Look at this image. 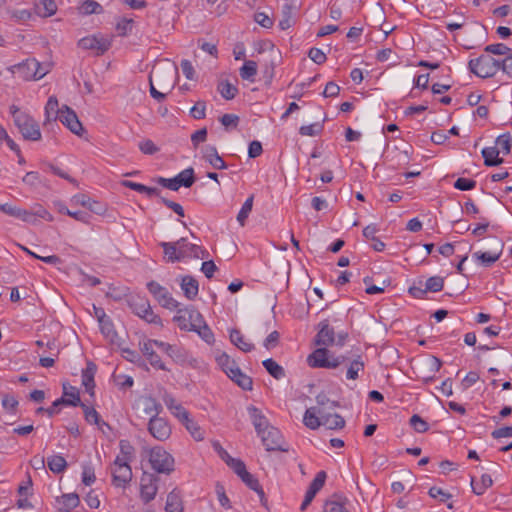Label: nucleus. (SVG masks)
I'll return each mask as SVG.
<instances>
[{
  "mask_svg": "<svg viewBox=\"0 0 512 512\" xmlns=\"http://www.w3.org/2000/svg\"><path fill=\"white\" fill-rule=\"evenodd\" d=\"M134 21L132 19L124 18L117 23L116 29L121 36H126L131 33Z\"/></svg>",
  "mask_w": 512,
  "mask_h": 512,
  "instance_id": "obj_64",
  "label": "nucleus"
},
{
  "mask_svg": "<svg viewBox=\"0 0 512 512\" xmlns=\"http://www.w3.org/2000/svg\"><path fill=\"white\" fill-rule=\"evenodd\" d=\"M140 403L143 406V411L146 415H160L163 411V406L152 396H144L140 399Z\"/></svg>",
  "mask_w": 512,
  "mask_h": 512,
  "instance_id": "obj_33",
  "label": "nucleus"
},
{
  "mask_svg": "<svg viewBox=\"0 0 512 512\" xmlns=\"http://www.w3.org/2000/svg\"><path fill=\"white\" fill-rule=\"evenodd\" d=\"M121 185L124 187L130 188L131 190L137 191L139 193H144L148 197H153V196L160 197V194H161V190L156 187H148L144 184L132 182L129 180H123L121 182Z\"/></svg>",
  "mask_w": 512,
  "mask_h": 512,
  "instance_id": "obj_32",
  "label": "nucleus"
},
{
  "mask_svg": "<svg viewBox=\"0 0 512 512\" xmlns=\"http://www.w3.org/2000/svg\"><path fill=\"white\" fill-rule=\"evenodd\" d=\"M203 316L192 305L184 309H178L177 315L173 317V321L177 323L181 330L193 331L195 327H199L203 323Z\"/></svg>",
  "mask_w": 512,
  "mask_h": 512,
  "instance_id": "obj_4",
  "label": "nucleus"
},
{
  "mask_svg": "<svg viewBox=\"0 0 512 512\" xmlns=\"http://www.w3.org/2000/svg\"><path fill=\"white\" fill-rule=\"evenodd\" d=\"M266 371L275 379L279 380L285 377V370L272 358H268L262 362Z\"/></svg>",
  "mask_w": 512,
  "mask_h": 512,
  "instance_id": "obj_39",
  "label": "nucleus"
},
{
  "mask_svg": "<svg viewBox=\"0 0 512 512\" xmlns=\"http://www.w3.org/2000/svg\"><path fill=\"white\" fill-rule=\"evenodd\" d=\"M228 377L243 390L250 391L253 388L252 378L243 373L239 367L235 368L234 372H232Z\"/></svg>",
  "mask_w": 512,
  "mask_h": 512,
  "instance_id": "obj_31",
  "label": "nucleus"
},
{
  "mask_svg": "<svg viewBox=\"0 0 512 512\" xmlns=\"http://www.w3.org/2000/svg\"><path fill=\"white\" fill-rule=\"evenodd\" d=\"M298 9L297 0H285L281 9L279 28L287 30L295 24L294 13Z\"/></svg>",
  "mask_w": 512,
  "mask_h": 512,
  "instance_id": "obj_17",
  "label": "nucleus"
},
{
  "mask_svg": "<svg viewBox=\"0 0 512 512\" xmlns=\"http://www.w3.org/2000/svg\"><path fill=\"white\" fill-rule=\"evenodd\" d=\"M240 77L244 80L254 81L257 74V63L252 60L245 61L239 70Z\"/></svg>",
  "mask_w": 512,
  "mask_h": 512,
  "instance_id": "obj_42",
  "label": "nucleus"
},
{
  "mask_svg": "<svg viewBox=\"0 0 512 512\" xmlns=\"http://www.w3.org/2000/svg\"><path fill=\"white\" fill-rule=\"evenodd\" d=\"M202 152L203 159L207 161L214 169L223 170L227 168L226 162L218 154L217 148L215 146H206L203 148Z\"/></svg>",
  "mask_w": 512,
  "mask_h": 512,
  "instance_id": "obj_21",
  "label": "nucleus"
},
{
  "mask_svg": "<svg viewBox=\"0 0 512 512\" xmlns=\"http://www.w3.org/2000/svg\"><path fill=\"white\" fill-rule=\"evenodd\" d=\"M152 468L163 474H170L174 471V458L162 447H155L150 452L149 458Z\"/></svg>",
  "mask_w": 512,
  "mask_h": 512,
  "instance_id": "obj_6",
  "label": "nucleus"
},
{
  "mask_svg": "<svg viewBox=\"0 0 512 512\" xmlns=\"http://www.w3.org/2000/svg\"><path fill=\"white\" fill-rule=\"evenodd\" d=\"M48 468L55 474L64 472L67 467L65 458L61 455H52L47 458Z\"/></svg>",
  "mask_w": 512,
  "mask_h": 512,
  "instance_id": "obj_41",
  "label": "nucleus"
},
{
  "mask_svg": "<svg viewBox=\"0 0 512 512\" xmlns=\"http://www.w3.org/2000/svg\"><path fill=\"white\" fill-rule=\"evenodd\" d=\"M329 350L325 347L317 348L307 358L312 368H327L329 366Z\"/></svg>",
  "mask_w": 512,
  "mask_h": 512,
  "instance_id": "obj_20",
  "label": "nucleus"
},
{
  "mask_svg": "<svg viewBox=\"0 0 512 512\" xmlns=\"http://www.w3.org/2000/svg\"><path fill=\"white\" fill-rule=\"evenodd\" d=\"M319 331L315 338L316 345L319 346H330L335 341V332L332 327L329 325V321L327 319L321 321L319 323Z\"/></svg>",
  "mask_w": 512,
  "mask_h": 512,
  "instance_id": "obj_18",
  "label": "nucleus"
},
{
  "mask_svg": "<svg viewBox=\"0 0 512 512\" xmlns=\"http://www.w3.org/2000/svg\"><path fill=\"white\" fill-rule=\"evenodd\" d=\"M349 366L346 372V378L348 380H357L359 378V372L364 371L365 364L361 355H355L349 358Z\"/></svg>",
  "mask_w": 512,
  "mask_h": 512,
  "instance_id": "obj_29",
  "label": "nucleus"
},
{
  "mask_svg": "<svg viewBox=\"0 0 512 512\" xmlns=\"http://www.w3.org/2000/svg\"><path fill=\"white\" fill-rule=\"evenodd\" d=\"M183 249L187 251L186 257L197 258V259H207L209 257V252L196 244L186 243L182 244Z\"/></svg>",
  "mask_w": 512,
  "mask_h": 512,
  "instance_id": "obj_40",
  "label": "nucleus"
},
{
  "mask_svg": "<svg viewBox=\"0 0 512 512\" xmlns=\"http://www.w3.org/2000/svg\"><path fill=\"white\" fill-rule=\"evenodd\" d=\"M97 370V366L93 362H88L86 368L82 371V385L85 387V391L91 396H94V376Z\"/></svg>",
  "mask_w": 512,
  "mask_h": 512,
  "instance_id": "obj_24",
  "label": "nucleus"
},
{
  "mask_svg": "<svg viewBox=\"0 0 512 512\" xmlns=\"http://www.w3.org/2000/svg\"><path fill=\"white\" fill-rule=\"evenodd\" d=\"M149 434L156 440L164 442L170 438L172 428L169 421L160 415H152L147 424Z\"/></svg>",
  "mask_w": 512,
  "mask_h": 512,
  "instance_id": "obj_7",
  "label": "nucleus"
},
{
  "mask_svg": "<svg viewBox=\"0 0 512 512\" xmlns=\"http://www.w3.org/2000/svg\"><path fill=\"white\" fill-rule=\"evenodd\" d=\"M185 241L186 238H180L176 242H161L159 244L164 250L167 262H179L187 256V251L182 247V244L184 245Z\"/></svg>",
  "mask_w": 512,
  "mask_h": 512,
  "instance_id": "obj_13",
  "label": "nucleus"
},
{
  "mask_svg": "<svg viewBox=\"0 0 512 512\" xmlns=\"http://www.w3.org/2000/svg\"><path fill=\"white\" fill-rule=\"evenodd\" d=\"M425 287L427 292H440L444 287V278L433 276L426 280Z\"/></svg>",
  "mask_w": 512,
  "mask_h": 512,
  "instance_id": "obj_53",
  "label": "nucleus"
},
{
  "mask_svg": "<svg viewBox=\"0 0 512 512\" xmlns=\"http://www.w3.org/2000/svg\"><path fill=\"white\" fill-rule=\"evenodd\" d=\"M59 121L66 126L72 133L80 136L84 131L77 114L67 105L60 108Z\"/></svg>",
  "mask_w": 512,
  "mask_h": 512,
  "instance_id": "obj_14",
  "label": "nucleus"
},
{
  "mask_svg": "<svg viewBox=\"0 0 512 512\" xmlns=\"http://www.w3.org/2000/svg\"><path fill=\"white\" fill-rule=\"evenodd\" d=\"M484 164L488 167L498 166L503 163V158L499 157L500 150L497 147H486L482 149Z\"/></svg>",
  "mask_w": 512,
  "mask_h": 512,
  "instance_id": "obj_36",
  "label": "nucleus"
},
{
  "mask_svg": "<svg viewBox=\"0 0 512 512\" xmlns=\"http://www.w3.org/2000/svg\"><path fill=\"white\" fill-rule=\"evenodd\" d=\"M160 76L159 69L153 68L149 75L150 94L158 102L163 101L166 98V94L158 91L153 85V78L158 79Z\"/></svg>",
  "mask_w": 512,
  "mask_h": 512,
  "instance_id": "obj_50",
  "label": "nucleus"
},
{
  "mask_svg": "<svg viewBox=\"0 0 512 512\" xmlns=\"http://www.w3.org/2000/svg\"><path fill=\"white\" fill-rule=\"evenodd\" d=\"M73 201H75L77 204H80L83 207L88 208L91 212L97 215H102L106 211V208L103 204H101L98 201L92 200L89 196L85 194L75 195L73 197Z\"/></svg>",
  "mask_w": 512,
  "mask_h": 512,
  "instance_id": "obj_22",
  "label": "nucleus"
},
{
  "mask_svg": "<svg viewBox=\"0 0 512 512\" xmlns=\"http://www.w3.org/2000/svg\"><path fill=\"white\" fill-rule=\"evenodd\" d=\"M190 116L194 119H204L206 116V102L197 101L196 104L190 109Z\"/></svg>",
  "mask_w": 512,
  "mask_h": 512,
  "instance_id": "obj_57",
  "label": "nucleus"
},
{
  "mask_svg": "<svg viewBox=\"0 0 512 512\" xmlns=\"http://www.w3.org/2000/svg\"><path fill=\"white\" fill-rule=\"evenodd\" d=\"M494 242L495 250L489 252L478 251L473 254V257L486 267L492 265L500 258L504 248V242L501 239L494 237Z\"/></svg>",
  "mask_w": 512,
  "mask_h": 512,
  "instance_id": "obj_15",
  "label": "nucleus"
},
{
  "mask_svg": "<svg viewBox=\"0 0 512 512\" xmlns=\"http://www.w3.org/2000/svg\"><path fill=\"white\" fill-rule=\"evenodd\" d=\"M511 135L510 133H504L497 137L496 144L500 147L504 154H509L511 151Z\"/></svg>",
  "mask_w": 512,
  "mask_h": 512,
  "instance_id": "obj_59",
  "label": "nucleus"
},
{
  "mask_svg": "<svg viewBox=\"0 0 512 512\" xmlns=\"http://www.w3.org/2000/svg\"><path fill=\"white\" fill-rule=\"evenodd\" d=\"M183 509V502L180 496V492L177 489L172 490L167 496L165 511L183 512Z\"/></svg>",
  "mask_w": 512,
  "mask_h": 512,
  "instance_id": "obj_35",
  "label": "nucleus"
},
{
  "mask_svg": "<svg viewBox=\"0 0 512 512\" xmlns=\"http://www.w3.org/2000/svg\"><path fill=\"white\" fill-rule=\"evenodd\" d=\"M218 91L221 94V96L226 100L234 99L236 94L238 93L237 87L228 81L221 82L218 85Z\"/></svg>",
  "mask_w": 512,
  "mask_h": 512,
  "instance_id": "obj_47",
  "label": "nucleus"
},
{
  "mask_svg": "<svg viewBox=\"0 0 512 512\" xmlns=\"http://www.w3.org/2000/svg\"><path fill=\"white\" fill-rule=\"evenodd\" d=\"M322 129V124L313 123L310 125L301 126L299 129V133L303 136H316L322 131Z\"/></svg>",
  "mask_w": 512,
  "mask_h": 512,
  "instance_id": "obj_60",
  "label": "nucleus"
},
{
  "mask_svg": "<svg viewBox=\"0 0 512 512\" xmlns=\"http://www.w3.org/2000/svg\"><path fill=\"white\" fill-rule=\"evenodd\" d=\"M79 10L84 15L100 14L103 12V7L94 0H85Z\"/></svg>",
  "mask_w": 512,
  "mask_h": 512,
  "instance_id": "obj_46",
  "label": "nucleus"
},
{
  "mask_svg": "<svg viewBox=\"0 0 512 512\" xmlns=\"http://www.w3.org/2000/svg\"><path fill=\"white\" fill-rule=\"evenodd\" d=\"M476 181L473 179L460 177L454 182V188L460 191H469L476 187Z\"/></svg>",
  "mask_w": 512,
  "mask_h": 512,
  "instance_id": "obj_58",
  "label": "nucleus"
},
{
  "mask_svg": "<svg viewBox=\"0 0 512 512\" xmlns=\"http://www.w3.org/2000/svg\"><path fill=\"white\" fill-rule=\"evenodd\" d=\"M9 111L13 117L15 126L25 140L39 141L41 139L39 125L29 114L20 111L19 107L16 105H11Z\"/></svg>",
  "mask_w": 512,
  "mask_h": 512,
  "instance_id": "obj_1",
  "label": "nucleus"
},
{
  "mask_svg": "<svg viewBox=\"0 0 512 512\" xmlns=\"http://www.w3.org/2000/svg\"><path fill=\"white\" fill-rule=\"evenodd\" d=\"M230 341L243 352H250L254 349V345L245 339L244 335L239 329H231Z\"/></svg>",
  "mask_w": 512,
  "mask_h": 512,
  "instance_id": "obj_30",
  "label": "nucleus"
},
{
  "mask_svg": "<svg viewBox=\"0 0 512 512\" xmlns=\"http://www.w3.org/2000/svg\"><path fill=\"white\" fill-rule=\"evenodd\" d=\"M253 200H254V196L253 195L248 197L246 199V201L244 202V204L242 205V207H241V209H240V211H239V213L237 215V221L239 222V224L241 226L245 225V222H246L249 214L252 211Z\"/></svg>",
  "mask_w": 512,
  "mask_h": 512,
  "instance_id": "obj_48",
  "label": "nucleus"
},
{
  "mask_svg": "<svg viewBox=\"0 0 512 512\" xmlns=\"http://www.w3.org/2000/svg\"><path fill=\"white\" fill-rule=\"evenodd\" d=\"M142 353L147 357L150 364L160 370H167L160 356L153 350L152 341H146L141 347Z\"/></svg>",
  "mask_w": 512,
  "mask_h": 512,
  "instance_id": "obj_27",
  "label": "nucleus"
},
{
  "mask_svg": "<svg viewBox=\"0 0 512 512\" xmlns=\"http://www.w3.org/2000/svg\"><path fill=\"white\" fill-rule=\"evenodd\" d=\"M215 492L217 494L218 501H219L220 505L222 507H224L225 509H230L231 508L230 500L226 495L224 486L220 483H217L215 486Z\"/></svg>",
  "mask_w": 512,
  "mask_h": 512,
  "instance_id": "obj_61",
  "label": "nucleus"
},
{
  "mask_svg": "<svg viewBox=\"0 0 512 512\" xmlns=\"http://www.w3.org/2000/svg\"><path fill=\"white\" fill-rule=\"evenodd\" d=\"M157 480L158 479L152 474L144 475L141 478L140 497L144 503L147 504L155 498L158 490L156 485Z\"/></svg>",
  "mask_w": 512,
  "mask_h": 512,
  "instance_id": "obj_16",
  "label": "nucleus"
},
{
  "mask_svg": "<svg viewBox=\"0 0 512 512\" xmlns=\"http://www.w3.org/2000/svg\"><path fill=\"white\" fill-rule=\"evenodd\" d=\"M345 424L344 418L337 413L332 414L331 412H325L322 415V425L326 426L328 429H342L345 427Z\"/></svg>",
  "mask_w": 512,
  "mask_h": 512,
  "instance_id": "obj_34",
  "label": "nucleus"
},
{
  "mask_svg": "<svg viewBox=\"0 0 512 512\" xmlns=\"http://www.w3.org/2000/svg\"><path fill=\"white\" fill-rule=\"evenodd\" d=\"M216 362L222 371L229 376L232 372H234L235 368H238L237 363L234 359H232L227 353L222 352L221 354L216 356Z\"/></svg>",
  "mask_w": 512,
  "mask_h": 512,
  "instance_id": "obj_38",
  "label": "nucleus"
},
{
  "mask_svg": "<svg viewBox=\"0 0 512 512\" xmlns=\"http://www.w3.org/2000/svg\"><path fill=\"white\" fill-rule=\"evenodd\" d=\"M146 287L163 308L174 310L179 307V302L172 297L166 287L160 285L158 282L152 280L146 284Z\"/></svg>",
  "mask_w": 512,
  "mask_h": 512,
  "instance_id": "obj_8",
  "label": "nucleus"
},
{
  "mask_svg": "<svg viewBox=\"0 0 512 512\" xmlns=\"http://www.w3.org/2000/svg\"><path fill=\"white\" fill-rule=\"evenodd\" d=\"M58 99L56 96L52 95L48 98V101L45 105V121L43 123L44 126L56 122L60 115V108L58 107Z\"/></svg>",
  "mask_w": 512,
  "mask_h": 512,
  "instance_id": "obj_26",
  "label": "nucleus"
},
{
  "mask_svg": "<svg viewBox=\"0 0 512 512\" xmlns=\"http://www.w3.org/2000/svg\"><path fill=\"white\" fill-rule=\"evenodd\" d=\"M180 187L190 188L195 182L194 169L189 167L175 176Z\"/></svg>",
  "mask_w": 512,
  "mask_h": 512,
  "instance_id": "obj_45",
  "label": "nucleus"
},
{
  "mask_svg": "<svg viewBox=\"0 0 512 512\" xmlns=\"http://www.w3.org/2000/svg\"><path fill=\"white\" fill-rule=\"evenodd\" d=\"M58 501L63 504V506L59 508V512H71L80 504V498L77 493L63 494L58 498Z\"/></svg>",
  "mask_w": 512,
  "mask_h": 512,
  "instance_id": "obj_37",
  "label": "nucleus"
},
{
  "mask_svg": "<svg viewBox=\"0 0 512 512\" xmlns=\"http://www.w3.org/2000/svg\"><path fill=\"white\" fill-rule=\"evenodd\" d=\"M132 480V469L129 462L120 460V455L114 461V468L112 470V483L116 487H126Z\"/></svg>",
  "mask_w": 512,
  "mask_h": 512,
  "instance_id": "obj_11",
  "label": "nucleus"
},
{
  "mask_svg": "<svg viewBox=\"0 0 512 512\" xmlns=\"http://www.w3.org/2000/svg\"><path fill=\"white\" fill-rule=\"evenodd\" d=\"M348 501L341 499L328 500L324 504V512H349L347 508Z\"/></svg>",
  "mask_w": 512,
  "mask_h": 512,
  "instance_id": "obj_44",
  "label": "nucleus"
},
{
  "mask_svg": "<svg viewBox=\"0 0 512 512\" xmlns=\"http://www.w3.org/2000/svg\"><path fill=\"white\" fill-rule=\"evenodd\" d=\"M127 304L136 316L148 324L163 327L161 317L153 312L150 302L145 296L130 295L127 299Z\"/></svg>",
  "mask_w": 512,
  "mask_h": 512,
  "instance_id": "obj_2",
  "label": "nucleus"
},
{
  "mask_svg": "<svg viewBox=\"0 0 512 512\" xmlns=\"http://www.w3.org/2000/svg\"><path fill=\"white\" fill-rule=\"evenodd\" d=\"M485 53L494 55H509L511 49L503 43L490 44L484 48Z\"/></svg>",
  "mask_w": 512,
  "mask_h": 512,
  "instance_id": "obj_54",
  "label": "nucleus"
},
{
  "mask_svg": "<svg viewBox=\"0 0 512 512\" xmlns=\"http://www.w3.org/2000/svg\"><path fill=\"white\" fill-rule=\"evenodd\" d=\"M324 413H325V408H319V407L307 408L304 413V416H303L304 425L311 430L318 429L322 425V415Z\"/></svg>",
  "mask_w": 512,
  "mask_h": 512,
  "instance_id": "obj_19",
  "label": "nucleus"
},
{
  "mask_svg": "<svg viewBox=\"0 0 512 512\" xmlns=\"http://www.w3.org/2000/svg\"><path fill=\"white\" fill-rule=\"evenodd\" d=\"M247 409L258 435L261 434V432H263L264 429H267L269 426H271L267 418L262 414V412L257 407L251 405Z\"/></svg>",
  "mask_w": 512,
  "mask_h": 512,
  "instance_id": "obj_25",
  "label": "nucleus"
},
{
  "mask_svg": "<svg viewBox=\"0 0 512 512\" xmlns=\"http://www.w3.org/2000/svg\"><path fill=\"white\" fill-rule=\"evenodd\" d=\"M182 424H184L186 429L190 432L191 436L196 441H201L204 439V431L200 428V426H198V424L193 419L189 417L188 420L182 422Z\"/></svg>",
  "mask_w": 512,
  "mask_h": 512,
  "instance_id": "obj_49",
  "label": "nucleus"
},
{
  "mask_svg": "<svg viewBox=\"0 0 512 512\" xmlns=\"http://www.w3.org/2000/svg\"><path fill=\"white\" fill-rule=\"evenodd\" d=\"M259 436L267 451H287L283 447V437L279 429L269 426Z\"/></svg>",
  "mask_w": 512,
  "mask_h": 512,
  "instance_id": "obj_12",
  "label": "nucleus"
},
{
  "mask_svg": "<svg viewBox=\"0 0 512 512\" xmlns=\"http://www.w3.org/2000/svg\"><path fill=\"white\" fill-rule=\"evenodd\" d=\"M63 395L55 400L52 405L46 409V413L52 417L59 413V407L62 405L77 407L81 404L79 391L76 387L71 386L68 382L62 384Z\"/></svg>",
  "mask_w": 512,
  "mask_h": 512,
  "instance_id": "obj_5",
  "label": "nucleus"
},
{
  "mask_svg": "<svg viewBox=\"0 0 512 512\" xmlns=\"http://www.w3.org/2000/svg\"><path fill=\"white\" fill-rule=\"evenodd\" d=\"M101 333L111 342L115 343L118 337L117 332L114 329L112 320L108 317L99 323Z\"/></svg>",
  "mask_w": 512,
  "mask_h": 512,
  "instance_id": "obj_43",
  "label": "nucleus"
},
{
  "mask_svg": "<svg viewBox=\"0 0 512 512\" xmlns=\"http://www.w3.org/2000/svg\"><path fill=\"white\" fill-rule=\"evenodd\" d=\"M326 477H327V475H326L325 471H319L316 474L313 481L310 483L308 489L317 494L324 486Z\"/></svg>",
  "mask_w": 512,
  "mask_h": 512,
  "instance_id": "obj_56",
  "label": "nucleus"
},
{
  "mask_svg": "<svg viewBox=\"0 0 512 512\" xmlns=\"http://www.w3.org/2000/svg\"><path fill=\"white\" fill-rule=\"evenodd\" d=\"M96 480L94 468L91 465H84L82 471V482L86 486L92 485Z\"/></svg>",
  "mask_w": 512,
  "mask_h": 512,
  "instance_id": "obj_63",
  "label": "nucleus"
},
{
  "mask_svg": "<svg viewBox=\"0 0 512 512\" xmlns=\"http://www.w3.org/2000/svg\"><path fill=\"white\" fill-rule=\"evenodd\" d=\"M468 68L471 73L478 77L490 78L501 69V62L485 53L478 58L471 59L468 63Z\"/></svg>",
  "mask_w": 512,
  "mask_h": 512,
  "instance_id": "obj_3",
  "label": "nucleus"
},
{
  "mask_svg": "<svg viewBox=\"0 0 512 512\" xmlns=\"http://www.w3.org/2000/svg\"><path fill=\"white\" fill-rule=\"evenodd\" d=\"M112 44V39L102 34H95L81 38L78 46L84 50H94L100 56L107 52Z\"/></svg>",
  "mask_w": 512,
  "mask_h": 512,
  "instance_id": "obj_10",
  "label": "nucleus"
},
{
  "mask_svg": "<svg viewBox=\"0 0 512 512\" xmlns=\"http://www.w3.org/2000/svg\"><path fill=\"white\" fill-rule=\"evenodd\" d=\"M180 286L187 299L194 300L197 297L199 292V283L193 276H183L181 278Z\"/></svg>",
  "mask_w": 512,
  "mask_h": 512,
  "instance_id": "obj_23",
  "label": "nucleus"
},
{
  "mask_svg": "<svg viewBox=\"0 0 512 512\" xmlns=\"http://www.w3.org/2000/svg\"><path fill=\"white\" fill-rule=\"evenodd\" d=\"M39 62L36 59H27L19 64L12 65L9 70L12 74H18L24 81L39 80L45 76V72H37Z\"/></svg>",
  "mask_w": 512,
  "mask_h": 512,
  "instance_id": "obj_9",
  "label": "nucleus"
},
{
  "mask_svg": "<svg viewBox=\"0 0 512 512\" xmlns=\"http://www.w3.org/2000/svg\"><path fill=\"white\" fill-rule=\"evenodd\" d=\"M227 465L233 469V471L239 476L241 477L242 474H244L247 469H246V465L245 463L240 460V459H236V458H233V457H229L228 461H227Z\"/></svg>",
  "mask_w": 512,
  "mask_h": 512,
  "instance_id": "obj_62",
  "label": "nucleus"
},
{
  "mask_svg": "<svg viewBox=\"0 0 512 512\" xmlns=\"http://www.w3.org/2000/svg\"><path fill=\"white\" fill-rule=\"evenodd\" d=\"M120 447V460H125V462H130L133 457L134 453V447L131 445V443L128 440H120L119 442Z\"/></svg>",
  "mask_w": 512,
  "mask_h": 512,
  "instance_id": "obj_52",
  "label": "nucleus"
},
{
  "mask_svg": "<svg viewBox=\"0 0 512 512\" xmlns=\"http://www.w3.org/2000/svg\"><path fill=\"white\" fill-rule=\"evenodd\" d=\"M79 406L83 409L85 420L88 423L97 425L101 430H103V426L107 427L108 429H111L108 423L101 420L99 413L93 407H89L83 402H81Z\"/></svg>",
  "mask_w": 512,
  "mask_h": 512,
  "instance_id": "obj_28",
  "label": "nucleus"
},
{
  "mask_svg": "<svg viewBox=\"0 0 512 512\" xmlns=\"http://www.w3.org/2000/svg\"><path fill=\"white\" fill-rule=\"evenodd\" d=\"M193 331L197 332L198 335L208 344H211L214 341V334L204 319L203 323H201L199 327H195Z\"/></svg>",
  "mask_w": 512,
  "mask_h": 512,
  "instance_id": "obj_51",
  "label": "nucleus"
},
{
  "mask_svg": "<svg viewBox=\"0 0 512 512\" xmlns=\"http://www.w3.org/2000/svg\"><path fill=\"white\" fill-rule=\"evenodd\" d=\"M411 427L418 433H424L428 431V423L419 415L414 414L409 421Z\"/></svg>",
  "mask_w": 512,
  "mask_h": 512,
  "instance_id": "obj_55",
  "label": "nucleus"
}]
</instances>
